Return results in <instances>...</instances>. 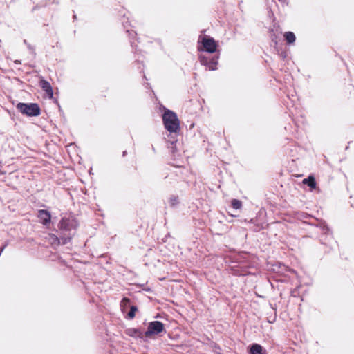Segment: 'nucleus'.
<instances>
[{
  "mask_svg": "<svg viewBox=\"0 0 354 354\" xmlns=\"http://www.w3.org/2000/svg\"><path fill=\"white\" fill-rule=\"evenodd\" d=\"M162 121L165 128L170 133H177L180 130V121L177 115L169 109H165L162 115Z\"/></svg>",
  "mask_w": 354,
  "mask_h": 354,
  "instance_id": "obj_1",
  "label": "nucleus"
},
{
  "mask_svg": "<svg viewBox=\"0 0 354 354\" xmlns=\"http://www.w3.org/2000/svg\"><path fill=\"white\" fill-rule=\"evenodd\" d=\"M19 111L28 116H37L40 114V109L35 103H18L16 106Z\"/></svg>",
  "mask_w": 354,
  "mask_h": 354,
  "instance_id": "obj_2",
  "label": "nucleus"
},
{
  "mask_svg": "<svg viewBox=\"0 0 354 354\" xmlns=\"http://www.w3.org/2000/svg\"><path fill=\"white\" fill-rule=\"evenodd\" d=\"M199 40L201 41L204 49L207 52L210 53L216 52L218 44L212 37L207 36H200Z\"/></svg>",
  "mask_w": 354,
  "mask_h": 354,
  "instance_id": "obj_3",
  "label": "nucleus"
},
{
  "mask_svg": "<svg viewBox=\"0 0 354 354\" xmlns=\"http://www.w3.org/2000/svg\"><path fill=\"white\" fill-rule=\"evenodd\" d=\"M164 330V325L159 321L151 322L149 324L147 330L145 333L146 337H149L154 335H158Z\"/></svg>",
  "mask_w": 354,
  "mask_h": 354,
  "instance_id": "obj_4",
  "label": "nucleus"
},
{
  "mask_svg": "<svg viewBox=\"0 0 354 354\" xmlns=\"http://www.w3.org/2000/svg\"><path fill=\"white\" fill-rule=\"evenodd\" d=\"M77 227L76 221L73 219L64 218L59 222V227L65 230H71Z\"/></svg>",
  "mask_w": 354,
  "mask_h": 354,
  "instance_id": "obj_5",
  "label": "nucleus"
},
{
  "mask_svg": "<svg viewBox=\"0 0 354 354\" xmlns=\"http://www.w3.org/2000/svg\"><path fill=\"white\" fill-rule=\"evenodd\" d=\"M201 62L204 64L209 70L214 71L216 69L217 59L213 58L209 61H207L205 57H201Z\"/></svg>",
  "mask_w": 354,
  "mask_h": 354,
  "instance_id": "obj_6",
  "label": "nucleus"
},
{
  "mask_svg": "<svg viewBox=\"0 0 354 354\" xmlns=\"http://www.w3.org/2000/svg\"><path fill=\"white\" fill-rule=\"evenodd\" d=\"M38 217L44 225L49 223L51 218L50 214L44 209H41L38 212Z\"/></svg>",
  "mask_w": 354,
  "mask_h": 354,
  "instance_id": "obj_7",
  "label": "nucleus"
},
{
  "mask_svg": "<svg viewBox=\"0 0 354 354\" xmlns=\"http://www.w3.org/2000/svg\"><path fill=\"white\" fill-rule=\"evenodd\" d=\"M40 85L43 90L47 93V95L49 96L50 98L53 97V92L52 87L48 82L41 80L40 82Z\"/></svg>",
  "mask_w": 354,
  "mask_h": 354,
  "instance_id": "obj_8",
  "label": "nucleus"
},
{
  "mask_svg": "<svg viewBox=\"0 0 354 354\" xmlns=\"http://www.w3.org/2000/svg\"><path fill=\"white\" fill-rule=\"evenodd\" d=\"M303 183L308 185L311 189H315L316 187L315 178L312 176H308L307 178H304L303 180Z\"/></svg>",
  "mask_w": 354,
  "mask_h": 354,
  "instance_id": "obj_9",
  "label": "nucleus"
},
{
  "mask_svg": "<svg viewBox=\"0 0 354 354\" xmlns=\"http://www.w3.org/2000/svg\"><path fill=\"white\" fill-rule=\"evenodd\" d=\"M263 348L261 345L255 344L251 346L250 354H262Z\"/></svg>",
  "mask_w": 354,
  "mask_h": 354,
  "instance_id": "obj_10",
  "label": "nucleus"
},
{
  "mask_svg": "<svg viewBox=\"0 0 354 354\" xmlns=\"http://www.w3.org/2000/svg\"><path fill=\"white\" fill-rule=\"evenodd\" d=\"M284 37L286 39V41L290 43V44H292V43H294L295 41V35L293 32H286L285 34H284Z\"/></svg>",
  "mask_w": 354,
  "mask_h": 354,
  "instance_id": "obj_11",
  "label": "nucleus"
},
{
  "mask_svg": "<svg viewBox=\"0 0 354 354\" xmlns=\"http://www.w3.org/2000/svg\"><path fill=\"white\" fill-rule=\"evenodd\" d=\"M232 206L236 209H239L241 207L242 203L239 200L233 199L232 201Z\"/></svg>",
  "mask_w": 354,
  "mask_h": 354,
  "instance_id": "obj_12",
  "label": "nucleus"
},
{
  "mask_svg": "<svg viewBox=\"0 0 354 354\" xmlns=\"http://www.w3.org/2000/svg\"><path fill=\"white\" fill-rule=\"evenodd\" d=\"M136 310H137V308L136 306H132L131 307L130 311L128 313V317L130 319H133L135 317V313H136Z\"/></svg>",
  "mask_w": 354,
  "mask_h": 354,
  "instance_id": "obj_13",
  "label": "nucleus"
},
{
  "mask_svg": "<svg viewBox=\"0 0 354 354\" xmlns=\"http://www.w3.org/2000/svg\"><path fill=\"white\" fill-rule=\"evenodd\" d=\"M50 239L52 241V243H59V241L58 240L57 237L55 235H50Z\"/></svg>",
  "mask_w": 354,
  "mask_h": 354,
  "instance_id": "obj_14",
  "label": "nucleus"
},
{
  "mask_svg": "<svg viewBox=\"0 0 354 354\" xmlns=\"http://www.w3.org/2000/svg\"><path fill=\"white\" fill-rule=\"evenodd\" d=\"M130 300L127 298H124L122 300L121 305L122 306H127L129 303Z\"/></svg>",
  "mask_w": 354,
  "mask_h": 354,
  "instance_id": "obj_15",
  "label": "nucleus"
},
{
  "mask_svg": "<svg viewBox=\"0 0 354 354\" xmlns=\"http://www.w3.org/2000/svg\"><path fill=\"white\" fill-rule=\"evenodd\" d=\"M171 204L174 205V202L176 201V198L173 200V198H171Z\"/></svg>",
  "mask_w": 354,
  "mask_h": 354,
  "instance_id": "obj_16",
  "label": "nucleus"
}]
</instances>
